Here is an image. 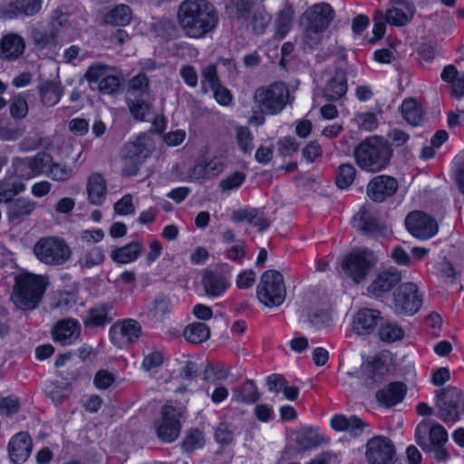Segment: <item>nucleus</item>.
<instances>
[{"instance_id": "obj_43", "label": "nucleus", "mask_w": 464, "mask_h": 464, "mask_svg": "<svg viewBox=\"0 0 464 464\" xmlns=\"http://www.w3.org/2000/svg\"><path fill=\"white\" fill-rule=\"evenodd\" d=\"M40 95L44 105L53 106L61 100L63 90L60 84L47 82L40 88Z\"/></svg>"}, {"instance_id": "obj_51", "label": "nucleus", "mask_w": 464, "mask_h": 464, "mask_svg": "<svg viewBox=\"0 0 464 464\" xmlns=\"http://www.w3.org/2000/svg\"><path fill=\"white\" fill-rule=\"evenodd\" d=\"M237 143L239 150L245 154H250L254 149V136L246 127H237L236 129Z\"/></svg>"}, {"instance_id": "obj_3", "label": "nucleus", "mask_w": 464, "mask_h": 464, "mask_svg": "<svg viewBox=\"0 0 464 464\" xmlns=\"http://www.w3.org/2000/svg\"><path fill=\"white\" fill-rule=\"evenodd\" d=\"M45 289L42 277L33 274H21L15 277L12 300L21 310H33L39 304Z\"/></svg>"}, {"instance_id": "obj_2", "label": "nucleus", "mask_w": 464, "mask_h": 464, "mask_svg": "<svg viewBox=\"0 0 464 464\" xmlns=\"http://www.w3.org/2000/svg\"><path fill=\"white\" fill-rule=\"evenodd\" d=\"M392 150L387 140L372 136L359 143L353 150V157L359 168L367 172H379L391 161Z\"/></svg>"}, {"instance_id": "obj_49", "label": "nucleus", "mask_w": 464, "mask_h": 464, "mask_svg": "<svg viewBox=\"0 0 464 464\" xmlns=\"http://www.w3.org/2000/svg\"><path fill=\"white\" fill-rule=\"evenodd\" d=\"M24 133V127L0 120V140L14 141Z\"/></svg>"}, {"instance_id": "obj_24", "label": "nucleus", "mask_w": 464, "mask_h": 464, "mask_svg": "<svg viewBox=\"0 0 464 464\" xmlns=\"http://www.w3.org/2000/svg\"><path fill=\"white\" fill-rule=\"evenodd\" d=\"M86 191L91 204L102 206L107 196V182L104 177L98 172L91 173L87 179Z\"/></svg>"}, {"instance_id": "obj_57", "label": "nucleus", "mask_w": 464, "mask_h": 464, "mask_svg": "<svg viewBox=\"0 0 464 464\" xmlns=\"http://www.w3.org/2000/svg\"><path fill=\"white\" fill-rule=\"evenodd\" d=\"M198 168L203 170L201 177L211 178L216 177L222 172L224 164L220 158L215 157L209 160L204 165L198 166L197 169Z\"/></svg>"}, {"instance_id": "obj_36", "label": "nucleus", "mask_w": 464, "mask_h": 464, "mask_svg": "<svg viewBox=\"0 0 464 464\" xmlns=\"http://www.w3.org/2000/svg\"><path fill=\"white\" fill-rule=\"evenodd\" d=\"M403 119L412 126H419L423 121V111L415 99L407 98L401 105Z\"/></svg>"}, {"instance_id": "obj_28", "label": "nucleus", "mask_w": 464, "mask_h": 464, "mask_svg": "<svg viewBox=\"0 0 464 464\" xmlns=\"http://www.w3.org/2000/svg\"><path fill=\"white\" fill-rule=\"evenodd\" d=\"M347 72L337 69L325 84L324 94L328 101H336L347 92Z\"/></svg>"}, {"instance_id": "obj_17", "label": "nucleus", "mask_w": 464, "mask_h": 464, "mask_svg": "<svg viewBox=\"0 0 464 464\" xmlns=\"http://www.w3.org/2000/svg\"><path fill=\"white\" fill-rule=\"evenodd\" d=\"M382 321V314L377 309L362 308L358 310L353 319V331L357 335H369L373 334Z\"/></svg>"}, {"instance_id": "obj_64", "label": "nucleus", "mask_w": 464, "mask_h": 464, "mask_svg": "<svg viewBox=\"0 0 464 464\" xmlns=\"http://www.w3.org/2000/svg\"><path fill=\"white\" fill-rule=\"evenodd\" d=\"M246 176L242 172L236 171L221 179L219 187L222 190H232L239 188L244 182Z\"/></svg>"}, {"instance_id": "obj_10", "label": "nucleus", "mask_w": 464, "mask_h": 464, "mask_svg": "<svg viewBox=\"0 0 464 464\" xmlns=\"http://www.w3.org/2000/svg\"><path fill=\"white\" fill-rule=\"evenodd\" d=\"M394 312L397 314L412 315L417 313L422 304L418 286L413 283H405L394 293Z\"/></svg>"}, {"instance_id": "obj_18", "label": "nucleus", "mask_w": 464, "mask_h": 464, "mask_svg": "<svg viewBox=\"0 0 464 464\" xmlns=\"http://www.w3.org/2000/svg\"><path fill=\"white\" fill-rule=\"evenodd\" d=\"M401 280L400 271L395 267H389L376 275L367 291L374 297H381L390 292Z\"/></svg>"}, {"instance_id": "obj_7", "label": "nucleus", "mask_w": 464, "mask_h": 464, "mask_svg": "<svg viewBox=\"0 0 464 464\" xmlns=\"http://www.w3.org/2000/svg\"><path fill=\"white\" fill-rule=\"evenodd\" d=\"M283 276L276 270H267L261 276L256 287V296L267 307L279 306L285 299Z\"/></svg>"}, {"instance_id": "obj_47", "label": "nucleus", "mask_w": 464, "mask_h": 464, "mask_svg": "<svg viewBox=\"0 0 464 464\" xmlns=\"http://www.w3.org/2000/svg\"><path fill=\"white\" fill-rule=\"evenodd\" d=\"M294 17V10L286 7L279 12L276 20V34L283 39L289 32Z\"/></svg>"}, {"instance_id": "obj_38", "label": "nucleus", "mask_w": 464, "mask_h": 464, "mask_svg": "<svg viewBox=\"0 0 464 464\" xmlns=\"http://www.w3.org/2000/svg\"><path fill=\"white\" fill-rule=\"evenodd\" d=\"M132 12L126 5H118L104 15L105 24L125 26L130 23Z\"/></svg>"}, {"instance_id": "obj_12", "label": "nucleus", "mask_w": 464, "mask_h": 464, "mask_svg": "<svg viewBox=\"0 0 464 464\" xmlns=\"http://www.w3.org/2000/svg\"><path fill=\"white\" fill-rule=\"evenodd\" d=\"M180 414L171 405H164L161 409V418L155 423L158 438L167 443H170L179 436L181 425Z\"/></svg>"}, {"instance_id": "obj_23", "label": "nucleus", "mask_w": 464, "mask_h": 464, "mask_svg": "<svg viewBox=\"0 0 464 464\" xmlns=\"http://www.w3.org/2000/svg\"><path fill=\"white\" fill-rule=\"evenodd\" d=\"M9 456L13 462L23 463L32 451V440L28 433L19 432L14 435L8 445Z\"/></svg>"}, {"instance_id": "obj_41", "label": "nucleus", "mask_w": 464, "mask_h": 464, "mask_svg": "<svg viewBox=\"0 0 464 464\" xmlns=\"http://www.w3.org/2000/svg\"><path fill=\"white\" fill-rule=\"evenodd\" d=\"M49 160L44 174L55 181H66L72 178V169L70 166L54 162L50 154Z\"/></svg>"}, {"instance_id": "obj_19", "label": "nucleus", "mask_w": 464, "mask_h": 464, "mask_svg": "<svg viewBox=\"0 0 464 464\" xmlns=\"http://www.w3.org/2000/svg\"><path fill=\"white\" fill-rule=\"evenodd\" d=\"M398 188L397 180L387 175L374 177L367 186V195L375 202H382L392 196Z\"/></svg>"}, {"instance_id": "obj_62", "label": "nucleus", "mask_w": 464, "mask_h": 464, "mask_svg": "<svg viewBox=\"0 0 464 464\" xmlns=\"http://www.w3.org/2000/svg\"><path fill=\"white\" fill-rule=\"evenodd\" d=\"M114 213L119 216H127L135 212V208L132 202V196L130 194L124 195L113 206Z\"/></svg>"}, {"instance_id": "obj_50", "label": "nucleus", "mask_w": 464, "mask_h": 464, "mask_svg": "<svg viewBox=\"0 0 464 464\" xmlns=\"http://www.w3.org/2000/svg\"><path fill=\"white\" fill-rule=\"evenodd\" d=\"M144 358L141 363V367L146 372H150L162 365L164 362V354L162 352L153 349L147 348L143 351Z\"/></svg>"}, {"instance_id": "obj_8", "label": "nucleus", "mask_w": 464, "mask_h": 464, "mask_svg": "<svg viewBox=\"0 0 464 464\" xmlns=\"http://www.w3.org/2000/svg\"><path fill=\"white\" fill-rule=\"evenodd\" d=\"M376 264V258L369 250L354 251L347 255L342 264L345 276L359 284L362 282Z\"/></svg>"}, {"instance_id": "obj_58", "label": "nucleus", "mask_w": 464, "mask_h": 464, "mask_svg": "<svg viewBox=\"0 0 464 464\" xmlns=\"http://www.w3.org/2000/svg\"><path fill=\"white\" fill-rule=\"evenodd\" d=\"M43 138L39 131H30L19 143L22 151H32L42 145Z\"/></svg>"}, {"instance_id": "obj_63", "label": "nucleus", "mask_w": 464, "mask_h": 464, "mask_svg": "<svg viewBox=\"0 0 464 464\" xmlns=\"http://www.w3.org/2000/svg\"><path fill=\"white\" fill-rule=\"evenodd\" d=\"M229 375V367L224 364L213 366L208 364L205 370V379L210 381H224Z\"/></svg>"}, {"instance_id": "obj_20", "label": "nucleus", "mask_w": 464, "mask_h": 464, "mask_svg": "<svg viewBox=\"0 0 464 464\" xmlns=\"http://www.w3.org/2000/svg\"><path fill=\"white\" fill-rule=\"evenodd\" d=\"M41 8V0H5L2 16L5 19H13L19 14L31 16L37 14Z\"/></svg>"}, {"instance_id": "obj_53", "label": "nucleus", "mask_w": 464, "mask_h": 464, "mask_svg": "<svg viewBox=\"0 0 464 464\" xmlns=\"http://www.w3.org/2000/svg\"><path fill=\"white\" fill-rule=\"evenodd\" d=\"M235 427L227 422L219 423L215 430V440L221 445H228L234 439Z\"/></svg>"}, {"instance_id": "obj_25", "label": "nucleus", "mask_w": 464, "mask_h": 464, "mask_svg": "<svg viewBox=\"0 0 464 464\" xmlns=\"http://www.w3.org/2000/svg\"><path fill=\"white\" fill-rule=\"evenodd\" d=\"M395 5L387 10L384 16L388 24L402 26L411 20L415 8L411 3L405 0H396Z\"/></svg>"}, {"instance_id": "obj_16", "label": "nucleus", "mask_w": 464, "mask_h": 464, "mask_svg": "<svg viewBox=\"0 0 464 464\" xmlns=\"http://www.w3.org/2000/svg\"><path fill=\"white\" fill-rule=\"evenodd\" d=\"M141 334L140 324L133 319L115 323L110 329L111 342L118 346L135 343Z\"/></svg>"}, {"instance_id": "obj_33", "label": "nucleus", "mask_w": 464, "mask_h": 464, "mask_svg": "<svg viewBox=\"0 0 464 464\" xmlns=\"http://www.w3.org/2000/svg\"><path fill=\"white\" fill-rule=\"evenodd\" d=\"M202 285L208 296L218 297L226 292L228 282L219 274L206 272L202 278Z\"/></svg>"}, {"instance_id": "obj_30", "label": "nucleus", "mask_w": 464, "mask_h": 464, "mask_svg": "<svg viewBox=\"0 0 464 464\" xmlns=\"http://www.w3.org/2000/svg\"><path fill=\"white\" fill-rule=\"evenodd\" d=\"M261 397L257 386L253 380H246L237 386L232 392L231 401L245 405H253Z\"/></svg>"}, {"instance_id": "obj_45", "label": "nucleus", "mask_w": 464, "mask_h": 464, "mask_svg": "<svg viewBox=\"0 0 464 464\" xmlns=\"http://www.w3.org/2000/svg\"><path fill=\"white\" fill-rule=\"evenodd\" d=\"M403 335L402 328L395 323L385 322L380 325L379 336L383 342L393 343L402 339Z\"/></svg>"}, {"instance_id": "obj_37", "label": "nucleus", "mask_w": 464, "mask_h": 464, "mask_svg": "<svg viewBox=\"0 0 464 464\" xmlns=\"http://www.w3.org/2000/svg\"><path fill=\"white\" fill-rule=\"evenodd\" d=\"M125 155L143 161L150 153V139L146 135L139 136L125 146Z\"/></svg>"}, {"instance_id": "obj_35", "label": "nucleus", "mask_w": 464, "mask_h": 464, "mask_svg": "<svg viewBox=\"0 0 464 464\" xmlns=\"http://www.w3.org/2000/svg\"><path fill=\"white\" fill-rule=\"evenodd\" d=\"M111 308V305L109 304H100L90 309L83 319L84 324L92 327L104 326L110 324L112 320L110 316Z\"/></svg>"}, {"instance_id": "obj_59", "label": "nucleus", "mask_w": 464, "mask_h": 464, "mask_svg": "<svg viewBox=\"0 0 464 464\" xmlns=\"http://www.w3.org/2000/svg\"><path fill=\"white\" fill-rule=\"evenodd\" d=\"M10 113L13 118L23 119L28 113V105L21 95L14 96L10 104Z\"/></svg>"}, {"instance_id": "obj_56", "label": "nucleus", "mask_w": 464, "mask_h": 464, "mask_svg": "<svg viewBox=\"0 0 464 464\" xmlns=\"http://www.w3.org/2000/svg\"><path fill=\"white\" fill-rule=\"evenodd\" d=\"M355 373L365 375V378H363V386L368 388L374 385L380 380V376L376 372V367L374 363L372 362L362 363L360 369L355 371Z\"/></svg>"}, {"instance_id": "obj_42", "label": "nucleus", "mask_w": 464, "mask_h": 464, "mask_svg": "<svg viewBox=\"0 0 464 464\" xmlns=\"http://www.w3.org/2000/svg\"><path fill=\"white\" fill-rule=\"evenodd\" d=\"M295 440L303 450L316 447L322 442V437L318 430L308 427L296 431Z\"/></svg>"}, {"instance_id": "obj_21", "label": "nucleus", "mask_w": 464, "mask_h": 464, "mask_svg": "<svg viewBox=\"0 0 464 464\" xmlns=\"http://www.w3.org/2000/svg\"><path fill=\"white\" fill-rule=\"evenodd\" d=\"M52 334L54 342L70 345L80 337L81 326L74 319H63L55 324Z\"/></svg>"}, {"instance_id": "obj_44", "label": "nucleus", "mask_w": 464, "mask_h": 464, "mask_svg": "<svg viewBox=\"0 0 464 464\" xmlns=\"http://www.w3.org/2000/svg\"><path fill=\"white\" fill-rule=\"evenodd\" d=\"M253 4L248 0H237L226 6L227 14L234 19L244 22L248 19Z\"/></svg>"}, {"instance_id": "obj_32", "label": "nucleus", "mask_w": 464, "mask_h": 464, "mask_svg": "<svg viewBox=\"0 0 464 464\" xmlns=\"http://www.w3.org/2000/svg\"><path fill=\"white\" fill-rule=\"evenodd\" d=\"M405 393L406 387L403 383L393 382L387 389L379 391L376 393V400L385 407H392L403 400Z\"/></svg>"}, {"instance_id": "obj_29", "label": "nucleus", "mask_w": 464, "mask_h": 464, "mask_svg": "<svg viewBox=\"0 0 464 464\" xmlns=\"http://www.w3.org/2000/svg\"><path fill=\"white\" fill-rule=\"evenodd\" d=\"M331 426L337 431H344L351 436H358L363 431L366 423L356 416L346 417L343 414H336L331 420Z\"/></svg>"}, {"instance_id": "obj_46", "label": "nucleus", "mask_w": 464, "mask_h": 464, "mask_svg": "<svg viewBox=\"0 0 464 464\" xmlns=\"http://www.w3.org/2000/svg\"><path fill=\"white\" fill-rule=\"evenodd\" d=\"M205 444L204 434L198 429H191L187 431L183 442L182 449L186 452H193L201 449Z\"/></svg>"}, {"instance_id": "obj_34", "label": "nucleus", "mask_w": 464, "mask_h": 464, "mask_svg": "<svg viewBox=\"0 0 464 464\" xmlns=\"http://www.w3.org/2000/svg\"><path fill=\"white\" fill-rule=\"evenodd\" d=\"M141 250L142 245L135 241L111 250L110 256L116 263L128 264L135 261L140 256Z\"/></svg>"}, {"instance_id": "obj_5", "label": "nucleus", "mask_w": 464, "mask_h": 464, "mask_svg": "<svg viewBox=\"0 0 464 464\" xmlns=\"http://www.w3.org/2000/svg\"><path fill=\"white\" fill-rule=\"evenodd\" d=\"M334 16V9L326 3L314 5L305 11L303 15L306 21L304 40L309 47L312 48L320 42L322 33L328 28Z\"/></svg>"}, {"instance_id": "obj_14", "label": "nucleus", "mask_w": 464, "mask_h": 464, "mask_svg": "<svg viewBox=\"0 0 464 464\" xmlns=\"http://www.w3.org/2000/svg\"><path fill=\"white\" fill-rule=\"evenodd\" d=\"M394 447L385 437H373L366 444L365 457L370 464H392Z\"/></svg>"}, {"instance_id": "obj_39", "label": "nucleus", "mask_w": 464, "mask_h": 464, "mask_svg": "<svg viewBox=\"0 0 464 464\" xmlns=\"http://www.w3.org/2000/svg\"><path fill=\"white\" fill-rule=\"evenodd\" d=\"M183 335L188 343L198 344L209 338L210 331L204 323H192L186 326Z\"/></svg>"}, {"instance_id": "obj_52", "label": "nucleus", "mask_w": 464, "mask_h": 464, "mask_svg": "<svg viewBox=\"0 0 464 464\" xmlns=\"http://www.w3.org/2000/svg\"><path fill=\"white\" fill-rule=\"evenodd\" d=\"M355 175L356 169L352 164L345 163L340 165L336 177L337 187L343 189L347 188L353 182Z\"/></svg>"}, {"instance_id": "obj_40", "label": "nucleus", "mask_w": 464, "mask_h": 464, "mask_svg": "<svg viewBox=\"0 0 464 464\" xmlns=\"http://www.w3.org/2000/svg\"><path fill=\"white\" fill-rule=\"evenodd\" d=\"M104 260V254L100 246H91L82 249L77 264L82 268H92L101 265Z\"/></svg>"}, {"instance_id": "obj_27", "label": "nucleus", "mask_w": 464, "mask_h": 464, "mask_svg": "<svg viewBox=\"0 0 464 464\" xmlns=\"http://www.w3.org/2000/svg\"><path fill=\"white\" fill-rule=\"evenodd\" d=\"M24 39L15 34H5L0 44V58L3 60H15L24 52Z\"/></svg>"}, {"instance_id": "obj_4", "label": "nucleus", "mask_w": 464, "mask_h": 464, "mask_svg": "<svg viewBox=\"0 0 464 464\" xmlns=\"http://www.w3.org/2000/svg\"><path fill=\"white\" fill-rule=\"evenodd\" d=\"M289 97L287 85L282 82H276L270 85L258 87L254 92L253 102L261 113L276 115L285 108Z\"/></svg>"}, {"instance_id": "obj_48", "label": "nucleus", "mask_w": 464, "mask_h": 464, "mask_svg": "<svg viewBox=\"0 0 464 464\" xmlns=\"http://www.w3.org/2000/svg\"><path fill=\"white\" fill-rule=\"evenodd\" d=\"M45 392L53 403L60 404L69 397L70 388L65 382H50L46 384Z\"/></svg>"}, {"instance_id": "obj_55", "label": "nucleus", "mask_w": 464, "mask_h": 464, "mask_svg": "<svg viewBox=\"0 0 464 464\" xmlns=\"http://www.w3.org/2000/svg\"><path fill=\"white\" fill-rule=\"evenodd\" d=\"M109 66L101 63H93L87 69L84 78L89 83H96L107 75Z\"/></svg>"}, {"instance_id": "obj_26", "label": "nucleus", "mask_w": 464, "mask_h": 464, "mask_svg": "<svg viewBox=\"0 0 464 464\" xmlns=\"http://www.w3.org/2000/svg\"><path fill=\"white\" fill-rule=\"evenodd\" d=\"M7 218L11 222L20 223L36 208L37 203L30 198H18L7 202Z\"/></svg>"}, {"instance_id": "obj_1", "label": "nucleus", "mask_w": 464, "mask_h": 464, "mask_svg": "<svg viewBox=\"0 0 464 464\" xmlns=\"http://www.w3.org/2000/svg\"><path fill=\"white\" fill-rule=\"evenodd\" d=\"M178 20L187 36L201 38L217 26L218 16L207 0H185L179 7Z\"/></svg>"}, {"instance_id": "obj_54", "label": "nucleus", "mask_w": 464, "mask_h": 464, "mask_svg": "<svg viewBox=\"0 0 464 464\" xmlns=\"http://www.w3.org/2000/svg\"><path fill=\"white\" fill-rule=\"evenodd\" d=\"M172 307L171 300L165 295H159L151 302L150 305V311L154 316L164 315L170 312Z\"/></svg>"}, {"instance_id": "obj_61", "label": "nucleus", "mask_w": 464, "mask_h": 464, "mask_svg": "<svg viewBox=\"0 0 464 464\" xmlns=\"http://www.w3.org/2000/svg\"><path fill=\"white\" fill-rule=\"evenodd\" d=\"M270 20L271 17L266 12L263 10L254 12L252 16L253 31L257 34H263L266 26L269 24Z\"/></svg>"}, {"instance_id": "obj_11", "label": "nucleus", "mask_w": 464, "mask_h": 464, "mask_svg": "<svg viewBox=\"0 0 464 464\" xmlns=\"http://www.w3.org/2000/svg\"><path fill=\"white\" fill-rule=\"evenodd\" d=\"M416 443L426 452H431L436 446H444L448 432L440 424L430 426L429 421H420L415 429Z\"/></svg>"}, {"instance_id": "obj_13", "label": "nucleus", "mask_w": 464, "mask_h": 464, "mask_svg": "<svg viewBox=\"0 0 464 464\" xmlns=\"http://www.w3.org/2000/svg\"><path fill=\"white\" fill-rule=\"evenodd\" d=\"M408 231L415 237L428 239L436 235L438 224L430 216L421 211H412L405 218Z\"/></svg>"}, {"instance_id": "obj_31", "label": "nucleus", "mask_w": 464, "mask_h": 464, "mask_svg": "<svg viewBox=\"0 0 464 464\" xmlns=\"http://www.w3.org/2000/svg\"><path fill=\"white\" fill-rule=\"evenodd\" d=\"M25 184L7 169L5 177L0 180V203H6L25 190Z\"/></svg>"}, {"instance_id": "obj_6", "label": "nucleus", "mask_w": 464, "mask_h": 464, "mask_svg": "<svg viewBox=\"0 0 464 464\" xmlns=\"http://www.w3.org/2000/svg\"><path fill=\"white\" fill-rule=\"evenodd\" d=\"M35 257L47 266H62L71 257L72 251L64 239L57 237H45L34 246Z\"/></svg>"}, {"instance_id": "obj_15", "label": "nucleus", "mask_w": 464, "mask_h": 464, "mask_svg": "<svg viewBox=\"0 0 464 464\" xmlns=\"http://www.w3.org/2000/svg\"><path fill=\"white\" fill-rule=\"evenodd\" d=\"M459 395L460 392L455 388L436 391L439 417L444 422H454L459 419Z\"/></svg>"}, {"instance_id": "obj_60", "label": "nucleus", "mask_w": 464, "mask_h": 464, "mask_svg": "<svg viewBox=\"0 0 464 464\" xmlns=\"http://www.w3.org/2000/svg\"><path fill=\"white\" fill-rule=\"evenodd\" d=\"M201 84L204 92H208V87L211 90L220 84L216 66L208 65L203 69Z\"/></svg>"}, {"instance_id": "obj_9", "label": "nucleus", "mask_w": 464, "mask_h": 464, "mask_svg": "<svg viewBox=\"0 0 464 464\" xmlns=\"http://www.w3.org/2000/svg\"><path fill=\"white\" fill-rule=\"evenodd\" d=\"M48 161L49 154L45 152L25 158L14 157L8 170L22 181L29 180L43 175Z\"/></svg>"}, {"instance_id": "obj_22", "label": "nucleus", "mask_w": 464, "mask_h": 464, "mask_svg": "<svg viewBox=\"0 0 464 464\" xmlns=\"http://www.w3.org/2000/svg\"><path fill=\"white\" fill-rule=\"evenodd\" d=\"M353 226L368 235H374L382 231L377 212L366 206H363L353 217Z\"/></svg>"}]
</instances>
